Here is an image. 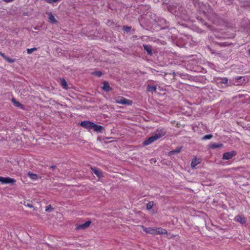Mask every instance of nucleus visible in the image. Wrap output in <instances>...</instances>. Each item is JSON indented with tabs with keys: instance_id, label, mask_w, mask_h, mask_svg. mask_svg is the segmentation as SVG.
Segmentation results:
<instances>
[{
	"instance_id": "36",
	"label": "nucleus",
	"mask_w": 250,
	"mask_h": 250,
	"mask_svg": "<svg viewBox=\"0 0 250 250\" xmlns=\"http://www.w3.org/2000/svg\"><path fill=\"white\" fill-rule=\"evenodd\" d=\"M211 21H212L213 23H214V21L212 20L211 19L209 18V19Z\"/></svg>"
},
{
	"instance_id": "18",
	"label": "nucleus",
	"mask_w": 250,
	"mask_h": 250,
	"mask_svg": "<svg viewBox=\"0 0 250 250\" xmlns=\"http://www.w3.org/2000/svg\"><path fill=\"white\" fill-rule=\"evenodd\" d=\"M223 146V145L221 143L216 144L215 143H212L210 145V148L212 149H215L216 148H221Z\"/></svg>"
},
{
	"instance_id": "22",
	"label": "nucleus",
	"mask_w": 250,
	"mask_h": 250,
	"mask_svg": "<svg viewBox=\"0 0 250 250\" xmlns=\"http://www.w3.org/2000/svg\"><path fill=\"white\" fill-rule=\"evenodd\" d=\"M92 74L95 76L98 77H100L102 75V73L100 71L93 72L92 73Z\"/></svg>"
},
{
	"instance_id": "1",
	"label": "nucleus",
	"mask_w": 250,
	"mask_h": 250,
	"mask_svg": "<svg viewBox=\"0 0 250 250\" xmlns=\"http://www.w3.org/2000/svg\"><path fill=\"white\" fill-rule=\"evenodd\" d=\"M167 133V130L165 128H159L153 133V135L155 137L156 140H159L162 137L164 136Z\"/></svg>"
},
{
	"instance_id": "14",
	"label": "nucleus",
	"mask_w": 250,
	"mask_h": 250,
	"mask_svg": "<svg viewBox=\"0 0 250 250\" xmlns=\"http://www.w3.org/2000/svg\"><path fill=\"white\" fill-rule=\"evenodd\" d=\"M93 129L95 131L101 133L103 132L104 130V127L101 125H96L95 124H94L93 126Z\"/></svg>"
},
{
	"instance_id": "10",
	"label": "nucleus",
	"mask_w": 250,
	"mask_h": 250,
	"mask_svg": "<svg viewBox=\"0 0 250 250\" xmlns=\"http://www.w3.org/2000/svg\"><path fill=\"white\" fill-rule=\"evenodd\" d=\"M157 86L154 84H148L146 87V90L148 92H151L153 93V92H155L156 91Z\"/></svg>"
},
{
	"instance_id": "6",
	"label": "nucleus",
	"mask_w": 250,
	"mask_h": 250,
	"mask_svg": "<svg viewBox=\"0 0 250 250\" xmlns=\"http://www.w3.org/2000/svg\"><path fill=\"white\" fill-rule=\"evenodd\" d=\"M91 221H87L85 222L84 223L82 224H80L77 226L76 229L77 230L79 229H84L88 228L89 225L91 224Z\"/></svg>"
},
{
	"instance_id": "7",
	"label": "nucleus",
	"mask_w": 250,
	"mask_h": 250,
	"mask_svg": "<svg viewBox=\"0 0 250 250\" xmlns=\"http://www.w3.org/2000/svg\"><path fill=\"white\" fill-rule=\"evenodd\" d=\"M156 141H157L156 139L152 135L151 137L148 138L146 140H145L143 142V144L144 146H147V145H149L152 144V143H153L154 142H155Z\"/></svg>"
},
{
	"instance_id": "9",
	"label": "nucleus",
	"mask_w": 250,
	"mask_h": 250,
	"mask_svg": "<svg viewBox=\"0 0 250 250\" xmlns=\"http://www.w3.org/2000/svg\"><path fill=\"white\" fill-rule=\"evenodd\" d=\"M235 220L240 223L241 224H244L246 222V218L243 215H238L235 217Z\"/></svg>"
},
{
	"instance_id": "16",
	"label": "nucleus",
	"mask_w": 250,
	"mask_h": 250,
	"mask_svg": "<svg viewBox=\"0 0 250 250\" xmlns=\"http://www.w3.org/2000/svg\"><path fill=\"white\" fill-rule=\"evenodd\" d=\"M0 56H1L6 62L9 63H13L14 62H15V60L7 57L1 51H0Z\"/></svg>"
},
{
	"instance_id": "24",
	"label": "nucleus",
	"mask_w": 250,
	"mask_h": 250,
	"mask_svg": "<svg viewBox=\"0 0 250 250\" xmlns=\"http://www.w3.org/2000/svg\"><path fill=\"white\" fill-rule=\"evenodd\" d=\"M153 202H149L146 204V208L150 209L153 207Z\"/></svg>"
},
{
	"instance_id": "32",
	"label": "nucleus",
	"mask_w": 250,
	"mask_h": 250,
	"mask_svg": "<svg viewBox=\"0 0 250 250\" xmlns=\"http://www.w3.org/2000/svg\"><path fill=\"white\" fill-rule=\"evenodd\" d=\"M150 228H146L145 229H144V230L146 232L150 234V233H152L150 231Z\"/></svg>"
},
{
	"instance_id": "21",
	"label": "nucleus",
	"mask_w": 250,
	"mask_h": 250,
	"mask_svg": "<svg viewBox=\"0 0 250 250\" xmlns=\"http://www.w3.org/2000/svg\"><path fill=\"white\" fill-rule=\"evenodd\" d=\"M61 84L63 87V88L67 89V83L66 81L63 78H61Z\"/></svg>"
},
{
	"instance_id": "20",
	"label": "nucleus",
	"mask_w": 250,
	"mask_h": 250,
	"mask_svg": "<svg viewBox=\"0 0 250 250\" xmlns=\"http://www.w3.org/2000/svg\"><path fill=\"white\" fill-rule=\"evenodd\" d=\"M11 101L16 106L20 107L21 108H23V105L19 102L17 101L15 98H12Z\"/></svg>"
},
{
	"instance_id": "3",
	"label": "nucleus",
	"mask_w": 250,
	"mask_h": 250,
	"mask_svg": "<svg viewBox=\"0 0 250 250\" xmlns=\"http://www.w3.org/2000/svg\"><path fill=\"white\" fill-rule=\"evenodd\" d=\"M94 123L88 121H83L80 124V125L83 128L89 130L93 129Z\"/></svg>"
},
{
	"instance_id": "12",
	"label": "nucleus",
	"mask_w": 250,
	"mask_h": 250,
	"mask_svg": "<svg viewBox=\"0 0 250 250\" xmlns=\"http://www.w3.org/2000/svg\"><path fill=\"white\" fill-rule=\"evenodd\" d=\"M167 230L162 228L159 227L156 228L155 235L156 234H167Z\"/></svg>"
},
{
	"instance_id": "27",
	"label": "nucleus",
	"mask_w": 250,
	"mask_h": 250,
	"mask_svg": "<svg viewBox=\"0 0 250 250\" xmlns=\"http://www.w3.org/2000/svg\"><path fill=\"white\" fill-rule=\"evenodd\" d=\"M213 136L212 134L206 135L202 138V140L210 139L212 138Z\"/></svg>"
},
{
	"instance_id": "19",
	"label": "nucleus",
	"mask_w": 250,
	"mask_h": 250,
	"mask_svg": "<svg viewBox=\"0 0 250 250\" xmlns=\"http://www.w3.org/2000/svg\"><path fill=\"white\" fill-rule=\"evenodd\" d=\"M28 175L29 177L33 180H36L38 179V178H39V176L37 174L32 173L30 172H28Z\"/></svg>"
},
{
	"instance_id": "11",
	"label": "nucleus",
	"mask_w": 250,
	"mask_h": 250,
	"mask_svg": "<svg viewBox=\"0 0 250 250\" xmlns=\"http://www.w3.org/2000/svg\"><path fill=\"white\" fill-rule=\"evenodd\" d=\"M201 163V160L196 157L194 158L191 163V167L192 168H195L196 167Z\"/></svg>"
},
{
	"instance_id": "15",
	"label": "nucleus",
	"mask_w": 250,
	"mask_h": 250,
	"mask_svg": "<svg viewBox=\"0 0 250 250\" xmlns=\"http://www.w3.org/2000/svg\"><path fill=\"white\" fill-rule=\"evenodd\" d=\"M91 169L92 170V172L99 178L103 177V175L102 174V173L100 170L93 168L92 167H91Z\"/></svg>"
},
{
	"instance_id": "29",
	"label": "nucleus",
	"mask_w": 250,
	"mask_h": 250,
	"mask_svg": "<svg viewBox=\"0 0 250 250\" xmlns=\"http://www.w3.org/2000/svg\"><path fill=\"white\" fill-rule=\"evenodd\" d=\"M155 229H156V228H150L149 230H150V231L152 233H150V234H153V235H155Z\"/></svg>"
},
{
	"instance_id": "8",
	"label": "nucleus",
	"mask_w": 250,
	"mask_h": 250,
	"mask_svg": "<svg viewBox=\"0 0 250 250\" xmlns=\"http://www.w3.org/2000/svg\"><path fill=\"white\" fill-rule=\"evenodd\" d=\"M48 16V21L52 24H55L58 23V21L55 19V17L51 12L47 13Z\"/></svg>"
},
{
	"instance_id": "4",
	"label": "nucleus",
	"mask_w": 250,
	"mask_h": 250,
	"mask_svg": "<svg viewBox=\"0 0 250 250\" xmlns=\"http://www.w3.org/2000/svg\"><path fill=\"white\" fill-rule=\"evenodd\" d=\"M236 154L237 152L234 150H232L230 152H227L223 154L222 159L226 160H229L236 155Z\"/></svg>"
},
{
	"instance_id": "13",
	"label": "nucleus",
	"mask_w": 250,
	"mask_h": 250,
	"mask_svg": "<svg viewBox=\"0 0 250 250\" xmlns=\"http://www.w3.org/2000/svg\"><path fill=\"white\" fill-rule=\"evenodd\" d=\"M103 89L106 92H108L112 90V88L110 86L108 82L106 81L103 82Z\"/></svg>"
},
{
	"instance_id": "35",
	"label": "nucleus",
	"mask_w": 250,
	"mask_h": 250,
	"mask_svg": "<svg viewBox=\"0 0 250 250\" xmlns=\"http://www.w3.org/2000/svg\"><path fill=\"white\" fill-rule=\"evenodd\" d=\"M223 43V45H224V46H227V45H229V44H227L226 42H224Z\"/></svg>"
},
{
	"instance_id": "28",
	"label": "nucleus",
	"mask_w": 250,
	"mask_h": 250,
	"mask_svg": "<svg viewBox=\"0 0 250 250\" xmlns=\"http://www.w3.org/2000/svg\"><path fill=\"white\" fill-rule=\"evenodd\" d=\"M131 28V27L124 26L123 27V30L127 32H128L130 30Z\"/></svg>"
},
{
	"instance_id": "34",
	"label": "nucleus",
	"mask_w": 250,
	"mask_h": 250,
	"mask_svg": "<svg viewBox=\"0 0 250 250\" xmlns=\"http://www.w3.org/2000/svg\"><path fill=\"white\" fill-rule=\"evenodd\" d=\"M5 2H10L12 0H3Z\"/></svg>"
},
{
	"instance_id": "17",
	"label": "nucleus",
	"mask_w": 250,
	"mask_h": 250,
	"mask_svg": "<svg viewBox=\"0 0 250 250\" xmlns=\"http://www.w3.org/2000/svg\"><path fill=\"white\" fill-rule=\"evenodd\" d=\"M143 47L144 49L147 52L148 55H151L152 54V48L151 46L148 45H143Z\"/></svg>"
},
{
	"instance_id": "2",
	"label": "nucleus",
	"mask_w": 250,
	"mask_h": 250,
	"mask_svg": "<svg viewBox=\"0 0 250 250\" xmlns=\"http://www.w3.org/2000/svg\"><path fill=\"white\" fill-rule=\"evenodd\" d=\"M115 101L116 103L130 105L132 103V102L130 100L126 99L123 97H116L115 99Z\"/></svg>"
},
{
	"instance_id": "23",
	"label": "nucleus",
	"mask_w": 250,
	"mask_h": 250,
	"mask_svg": "<svg viewBox=\"0 0 250 250\" xmlns=\"http://www.w3.org/2000/svg\"><path fill=\"white\" fill-rule=\"evenodd\" d=\"M37 48L36 47H34L32 48H28L27 49V52L28 54H31L33 51H36Z\"/></svg>"
},
{
	"instance_id": "30",
	"label": "nucleus",
	"mask_w": 250,
	"mask_h": 250,
	"mask_svg": "<svg viewBox=\"0 0 250 250\" xmlns=\"http://www.w3.org/2000/svg\"><path fill=\"white\" fill-rule=\"evenodd\" d=\"M221 80H222V81H221L222 83H225V84L227 83L228 81V80L227 78H223L221 79Z\"/></svg>"
},
{
	"instance_id": "31",
	"label": "nucleus",
	"mask_w": 250,
	"mask_h": 250,
	"mask_svg": "<svg viewBox=\"0 0 250 250\" xmlns=\"http://www.w3.org/2000/svg\"><path fill=\"white\" fill-rule=\"evenodd\" d=\"M24 205L27 207H29L30 208H33V206L32 205V204H28L27 203V204H25V203L24 202Z\"/></svg>"
},
{
	"instance_id": "33",
	"label": "nucleus",
	"mask_w": 250,
	"mask_h": 250,
	"mask_svg": "<svg viewBox=\"0 0 250 250\" xmlns=\"http://www.w3.org/2000/svg\"><path fill=\"white\" fill-rule=\"evenodd\" d=\"M56 166H50V168H51L52 169H54L55 168Z\"/></svg>"
},
{
	"instance_id": "25",
	"label": "nucleus",
	"mask_w": 250,
	"mask_h": 250,
	"mask_svg": "<svg viewBox=\"0 0 250 250\" xmlns=\"http://www.w3.org/2000/svg\"><path fill=\"white\" fill-rule=\"evenodd\" d=\"M53 209L54 208L51 207L50 205H49L45 207V210L47 212H51L53 211Z\"/></svg>"
},
{
	"instance_id": "37",
	"label": "nucleus",
	"mask_w": 250,
	"mask_h": 250,
	"mask_svg": "<svg viewBox=\"0 0 250 250\" xmlns=\"http://www.w3.org/2000/svg\"><path fill=\"white\" fill-rule=\"evenodd\" d=\"M249 55L250 56V49L249 50Z\"/></svg>"
},
{
	"instance_id": "5",
	"label": "nucleus",
	"mask_w": 250,
	"mask_h": 250,
	"mask_svg": "<svg viewBox=\"0 0 250 250\" xmlns=\"http://www.w3.org/2000/svg\"><path fill=\"white\" fill-rule=\"evenodd\" d=\"M0 182L2 184L14 183L16 182V180L14 179L9 177H3L0 176Z\"/></svg>"
},
{
	"instance_id": "26",
	"label": "nucleus",
	"mask_w": 250,
	"mask_h": 250,
	"mask_svg": "<svg viewBox=\"0 0 250 250\" xmlns=\"http://www.w3.org/2000/svg\"><path fill=\"white\" fill-rule=\"evenodd\" d=\"M181 148H177L175 150L171 151L170 153L171 154H174L176 153H178L180 152Z\"/></svg>"
}]
</instances>
